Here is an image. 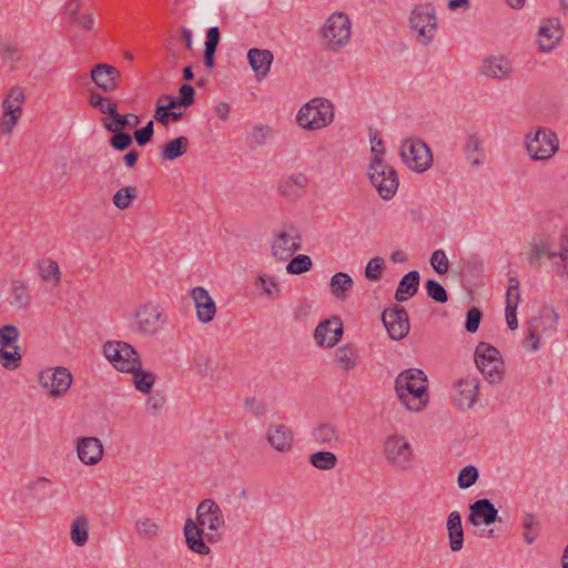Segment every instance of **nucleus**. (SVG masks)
Returning a JSON list of instances; mask_svg holds the SVG:
<instances>
[{"instance_id":"obj_1","label":"nucleus","mask_w":568,"mask_h":568,"mask_svg":"<svg viewBox=\"0 0 568 568\" xmlns=\"http://www.w3.org/2000/svg\"><path fill=\"white\" fill-rule=\"evenodd\" d=\"M199 528L192 519L184 525V536L189 548L200 555L210 552L209 546L204 542L202 535L205 534L210 542L220 539L219 530L224 527L225 520L217 503L213 499H204L196 509Z\"/></svg>"},{"instance_id":"obj_2","label":"nucleus","mask_w":568,"mask_h":568,"mask_svg":"<svg viewBox=\"0 0 568 568\" xmlns=\"http://www.w3.org/2000/svg\"><path fill=\"white\" fill-rule=\"evenodd\" d=\"M428 382L425 373L418 368H408L395 379V390L399 402L410 412H420L427 405Z\"/></svg>"},{"instance_id":"obj_3","label":"nucleus","mask_w":568,"mask_h":568,"mask_svg":"<svg viewBox=\"0 0 568 568\" xmlns=\"http://www.w3.org/2000/svg\"><path fill=\"white\" fill-rule=\"evenodd\" d=\"M334 120V106L325 98H314L305 103L296 115L297 124L307 131L326 128Z\"/></svg>"},{"instance_id":"obj_4","label":"nucleus","mask_w":568,"mask_h":568,"mask_svg":"<svg viewBox=\"0 0 568 568\" xmlns=\"http://www.w3.org/2000/svg\"><path fill=\"white\" fill-rule=\"evenodd\" d=\"M352 23L349 17L341 11L332 13L321 28L326 49L337 51L348 44Z\"/></svg>"},{"instance_id":"obj_5","label":"nucleus","mask_w":568,"mask_h":568,"mask_svg":"<svg viewBox=\"0 0 568 568\" xmlns=\"http://www.w3.org/2000/svg\"><path fill=\"white\" fill-rule=\"evenodd\" d=\"M367 173L382 199L390 200L395 195L399 185L398 175L384 159H372Z\"/></svg>"},{"instance_id":"obj_6","label":"nucleus","mask_w":568,"mask_h":568,"mask_svg":"<svg viewBox=\"0 0 568 568\" xmlns=\"http://www.w3.org/2000/svg\"><path fill=\"white\" fill-rule=\"evenodd\" d=\"M103 354L113 367L123 373L133 371L142 365L138 351L129 343L121 341H108L103 345Z\"/></svg>"},{"instance_id":"obj_7","label":"nucleus","mask_w":568,"mask_h":568,"mask_svg":"<svg viewBox=\"0 0 568 568\" xmlns=\"http://www.w3.org/2000/svg\"><path fill=\"white\" fill-rule=\"evenodd\" d=\"M410 29L416 40L422 44L430 43L436 36L437 18L434 7L430 4L416 6L409 18Z\"/></svg>"},{"instance_id":"obj_8","label":"nucleus","mask_w":568,"mask_h":568,"mask_svg":"<svg viewBox=\"0 0 568 568\" xmlns=\"http://www.w3.org/2000/svg\"><path fill=\"white\" fill-rule=\"evenodd\" d=\"M475 363L489 383H499L503 379L504 363L496 347L485 342L479 343L475 349Z\"/></svg>"},{"instance_id":"obj_9","label":"nucleus","mask_w":568,"mask_h":568,"mask_svg":"<svg viewBox=\"0 0 568 568\" xmlns=\"http://www.w3.org/2000/svg\"><path fill=\"white\" fill-rule=\"evenodd\" d=\"M273 235L271 255L275 261H287L302 250V235L294 225H285L282 230L274 232Z\"/></svg>"},{"instance_id":"obj_10","label":"nucleus","mask_w":568,"mask_h":568,"mask_svg":"<svg viewBox=\"0 0 568 568\" xmlns=\"http://www.w3.org/2000/svg\"><path fill=\"white\" fill-rule=\"evenodd\" d=\"M525 145L532 160L550 159L559 149L557 134L547 128H538L535 134H527Z\"/></svg>"},{"instance_id":"obj_11","label":"nucleus","mask_w":568,"mask_h":568,"mask_svg":"<svg viewBox=\"0 0 568 568\" xmlns=\"http://www.w3.org/2000/svg\"><path fill=\"white\" fill-rule=\"evenodd\" d=\"M385 459L395 469L405 471L412 468L414 455L408 440L400 435H390L384 442Z\"/></svg>"},{"instance_id":"obj_12","label":"nucleus","mask_w":568,"mask_h":568,"mask_svg":"<svg viewBox=\"0 0 568 568\" xmlns=\"http://www.w3.org/2000/svg\"><path fill=\"white\" fill-rule=\"evenodd\" d=\"M400 158L412 170L425 172L433 163V154L427 144L419 139H407L402 143Z\"/></svg>"},{"instance_id":"obj_13","label":"nucleus","mask_w":568,"mask_h":568,"mask_svg":"<svg viewBox=\"0 0 568 568\" xmlns=\"http://www.w3.org/2000/svg\"><path fill=\"white\" fill-rule=\"evenodd\" d=\"M72 374L67 367L45 368L39 374V384L51 398L62 397L72 385Z\"/></svg>"},{"instance_id":"obj_14","label":"nucleus","mask_w":568,"mask_h":568,"mask_svg":"<svg viewBox=\"0 0 568 568\" xmlns=\"http://www.w3.org/2000/svg\"><path fill=\"white\" fill-rule=\"evenodd\" d=\"M559 256L560 260L567 261L568 258V239L561 237L560 250L557 252L549 237L535 240L528 251V262L531 266H537L544 257L554 258Z\"/></svg>"},{"instance_id":"obj_15","label":"nucleus","mask_w":568,"mask_h":568,"mask_svg":"<svg viewBox=\"0 0 568 568\" xmlns=\"http://www.w3.org/2000/svg\"><path fill=\"white\" fill-rule=\"evenodd\" d=\"M382 321L392 339L400 341L409 332V320L405 307L395 305L384 310Z\"/></svg>"},{"instance_id":"obj_16","label":"nucleus","mask_w":568,"mask_h":568,"mask_svg":"<svg viewBox=\"0 0 568 568\" xmlns=\"http://www.w3.org/2000/svg\"><path fill=\"white\" fill-rule=\"evenodd\" d=\"M163 323V311L159 305L146 304L135 312V331L140 334L153 335Z\"/></svg>"},{"instance_id":"obj_17","label":"nucleus","mask_w":568,"mask_h":568,"mask_svg":"<svg viewBox=\"0 0 568 568\" xmlns=\"http://www.w3.org/2000/svg\"><path fill=\"white\" fill-rule=\"evenodd\" d=\"M90 77L94 84L105 93H112L120 87L121 72L108 63L95 64Z\"/></svg>"},{"instance_id":"obj_18","label":"nucleus","mask_w":568,"mask_h":568,"mask_svg":"<svg viewBox=\"0 0 568 568\" xmlns=\"http://www.w3.org/2000/svg\"><path fill=\"white\" fill-rule=\"evenodd\" d=\"M343 332V323L341 318L333 316L332 318L321 322L316 326L314 338L322 347H333L342 338Z\"/></svg>"},{"instance_id":"obj_19","label":"nucleus","mask_w":568,"mask_h":568,"mask_svg":"<svg viewBox=\"0 0 568 568\" xmlns=\"http://www.w3.org/2000/svg\"><path fill=\"white\" fill-rule=\"evenodd\" d=\"M455 403L462 410L470 408L478 397L479 381L475 376L467 375L455 384Z\"/></svg>"},{"instance_id":"obj_20","label":"nucleus","mask_w":568,"mask_h":568,"mask_svg":"<svg viewBox=\"0 0 568 568\" xmlns=\"http://www.w3.org/2000/svg\"><path fill=\"white\" fill-rule=\"evenodd\" d=\"M271 447L282 454L290 453L294 445V433L285 424H271L265 434Z\"/></svg>"},{"instance_id":"obj_21","label":"nucleus","mask_w":568,"mask_h":568,"mask_svg":"<svg viewBox=\"0 0 568 568\" xmlns=\"http://www.w3.org/2000/svg\"><path fill=\"white\" fill-rule=\"evenodd\" d=\"M191 298L193 300L199 322L203 324L212 322L216 314V304L207 290L202 286L192 288Z\"/></svg>"},{"instance_id":"obj_22","label":"nucleus","mask_w":568,"mask_h":568,"mask_svg":"<svg viewBox=\"0 0 568 568\" xmlns=\"http://www.w3.org/2000/svg\"><path fill=\"white\" fill-rule=\"evenodd\" d=\"M77 453L84 465H97L103 457L102 442L97 437H80L77 439Z\"/></svg>"},{"instance_id":"obj_23","label":"nucleus","mask_w":568,"mask_h":568,"mask_svg":"<svg viewBox=\"0 0 568 568\" xmlns=\"http://www.w3.org/2000/svg\"><path fill=\"white\" fill-rule=\"evenodd\" d=\"M469 521L474 526L490 525L498 518V510L489 499H478L469 507Z\"/></svg>"},{"instance_id":"obj_24","label":"nucleus","mask_w":568,"mask_h":568,"mask_svg":"<svg viewBox=\"0 0 568 568\" xmlns=\"http://www.w3.org/2000/svg\"><path fill=\"white\" fill-rule=\"evenodd\" d=\"M564 31L560 26L559 18H550L546 20L539 28V48L541 51H550L561 39Z\"/></svg>"},{"instance_id":"obj_25","label":"nucleus","mask_w":568,"mask_h":568,"mask_svg":"<svg viewBox=\"0 0 568 568\" xmlns=\"http://www.w3.org/2000/svg\"><path fill=\"white\" fill-rule=\"evenodd\" d=\"M558 314L551 307H542L537 317L529 321L528 326L531 327L537 334L542 336H550L557 328Z\"/></svg>"},{"instance_id":"obj_26","label":"nucleus","mask_w":568,"mask_h":568,"mask_svg":"<svg viewBox=\"0 0 568 568\" xmlns=\"http://www.w3.org/2000/svg\"><path fill=\"white\" fill-rule=\"evenodd\" d=\"M247 59L251 68L255 72L257 80H263L270 72L273 62V54L265 49H250Z\"/></svg>"},{"instance_id":"obj_27","label":"nucleus","mask_w":568,"mask_h":568,"mask_svg":"<svg viewBox=\"0 0 568 568\" xmlns=\"http://www.w3.org/2000/svg\"><path fill=\"white\" fill-rule=\"evenodd\" d=\"M513 72L511 63L503 55L489 57L484 60L481 73L491 79H506Z\"/></svg>"},{"instance_id":"obj_28","label":"nucleus","mask_w":568,"mask_h":568,"mask_svg":"<svg viewBox=\"0 0 568 568\" xmlns=\"http://www.w3.org/2000/svg\"><path fill=\"white\" fill-rule=\"evenodd\" d=\"M307 183L308 180L305 174H292L280 183L278 191L283 196L290 200H296L302 196L307 186Z\"/></svg>"},{"instance_id":"obj_29","label":"nucleus","mask_w":568,"mask_h":568,"mask_svg":"<svg viewBox=\"0 0 568 568\" xmlns=\"http://www.w3.org/2000/svg\"><path fill=\"white\" fill-rule=\"evenodd\" d=\"M447 530L449 548L452 551L457 552L464 546V530L462 526L460 514L456 510L452 511L447 518Z\"/></svg>"},{"instance_id":"obj_30","label":"nucleus","mask_w":568,"mask_h":568,"mask_svg":"<svg viewBox=\"0 0 568 568\" xmlns=\"http://www.w3.org/2000/svg\"><path fill=\"white\" fill-rule=\"evenodd\" d=\"M313 440L322 447H335L341 442L337 428L329 423H322L312 430Z\"/></svg>"},{"instance_id":"obj_31","label":"nucleus","mask_w":568,"mask_h":568,"mask_svg":"<svg viewBox=\"0 0 568 568\" xmlns=\"http://www.w3.org/2000/svg\"><path fill=\"white\" fill-rule=\"evenodd\" d=\"M36 268L41 281L51 283L53 286L61 284L62 272L57 261L40 258L36 262Z\"/></svg>"},{"instance_id":"obj_32","label":"nucleus","mask_w":568,"mask_h":568,"mask_svg":"<svg viewBox=\"0 0 568 568\" xmlns=\"http://www.w3.org/2000/svg\"><path fill=\"white\" fill-rule=\"evenodd\" d=\"M419 280L420 276L417 271H410L404 275L398 283L395 298L398 302H404L413 297L417 293Z\"/></svg>"},{"instance_id":"obj_33","label":"nucleus","mask_w":568,"mask_h":568,"mask_svg":"<svg viewBox=\"0 0 568 568\" xmlns=\"http://www.w3.org/2000/svg\"><path fill=\"white\" fill-rule=\"evenodd\" d=\"M189 139L186 136L175 138L162 146L160 156L164 161H173L184 155L189 150Z\"/></svg>"},{"instance_id":"obj_34","label":"nucleus","mask_w":568,"mask_h":568,"mask_svg":"<svg viewBox=\"0 0 568 568\" xmlns=\"http://www.w3.org/2000/svg\"><path fill=\"white\" fill-rule=\"evenodd\" d=\"M103 126L106 131H123L126 128H135L140 124L139 115L134 113L120 114L118 111L113 114L112 120L103 119Z\"/></svg>"},{"instance_id":"obj_35","label":"nucleus","mask_w":568,"mask_h":568,"mask_svg":"<svg viewBox=\"0 0 568 568\" xmlns=\"http://www.w3.org/2000/svg\"><path fill=\"white\" fill-rule=\"evenodd\" d=\"M354 282L352 277L344 273L338 272L331 277L329 288L331 293L338 300L345 301L347 293L352 290Z\"/></svg>"},{"instance_id":"obj_36","label":"nucleus","mask_w":568,"mask_h":568,"mask_svg":"<svg viewBox=\"0 0 568 568\" xmlns=\"http://www.w3.org/2000/svg\"><path fill=\"white\" fill-rule=\"evenodd\" d=\"M70 539L78 546L82 547L89 539V519L84 515L77 516L70 527Z\"/></svg>"},{"instance_id":"obj_37","label":"nucleus","mask_w":568,"mask_h":568,"mask_svg":"<svg viewBox=\"0 0 568 568\" xmlns=\"http://www.w3.org/2000/svg\"><path fill=\"white\" fill-rule=\"evenodd\" d=\"M358 354L354 346L346 344L338 347L335 352V362L343 371H352L357 364Z\"/></svg>"},{"instance_id":"obj_38","label":"nucleus","mask_w":568,"mask_h":568,"mask_svg":"<svg viewBox=\"0 0 568 568\" xmlns=\"http://www.w3.org/2000/svg\"><path fill=\"white\" fill-rule=\"evenodd\" d=\"M128 373L132 374V382L139 392L144 394H149L151 392L155 383V376L152 372L142 369L141 365Z\"/></svg>"},{"instance_id":"obj_39","label":"nucleus","mask_w":568,"mask_h":568,"mask_svg":"<svg viewBox=\"0 0 568 568\" xmlns=\"http://www.w3.org/2000/svg\"><path fill=\"white\" fill-rule=\"evenodd\" d=\"M465 158L470 161L474 166L483 164L481 140L476 134H469L464 146Z\"/></svg>"},{"instance_id":"obj_40","label":"nucleus","mask_w":568,"mask_h":568,"mask_svg":"<svg viewBox=\"0 0 568 568\" xmlns=\"http://www.w3.org/2000/svg\"><path fill=\"white\" fill-rule=\"evenodd\" d=\"M310 464L318 470H332L337 466V457L327 450L316 452L310 455Z\"/></svg>"},{"instance_id":"obj_41","label":"nucleus","mask_w":568,"mask_h":568,"mask_svg":"<svg viewBox=\"0 0 568 568\" xmlns=\"http://www.w3.org/2000/svg\"><path fill=\"white\" fill-rule=\"evenodd\" d=\"M12 304L19 308L24 310L29 306L31 295L28 285L21 280H13L11 283Z\"/></svg>"},{"instance_id":"obj_42","label":"nucleus","mask_w":568,"mask_h":568,"mask_svg":"<svg viewBox=\"0 0 568 568\" xmlns=\"http://www.w3.org/2000/svg\"><path fill=\"white\" fill-rule=\"evenodd\" d=\"M135 530L140 538L154 540L161 532V525L151 518H140L135 521Z\"/></svg>"},{"instance_id":"obj_43","label":"nucleus","mask_w":568,"mask_h":568,"mask_svg":"<svg viewBox=\"0 0 568 568\" xmlns=\"http://www.w3.org/2000/svg\"><path fill=\"white\" fill-rule=\"evenodd\" d=\"M20 346L0 347V364L9 371L17 369L21 365Z\"/></svg>"},{"instance_id":"obj_44","label":"nucleus","mask_w":568,"mask_h":568,"mask_svg":"<svg viewBox=\"0 0 568 568\" xmlns=\"http://www.w3.org/2000/svg\"><path fill=\"white\" fill-rule=\"evenodd\" d=\"M24 99L26 97L22 88L18 85L11 88L2 102L3 111L11 110L12 112L22 114V104L24 102Z\"/></svg>"},{"instance_id":"obj_45","label":"nucleus","mask_w":568,"mask_h":568,"mask_svg":"<svg viewBox=\"0 0 568 568\" xmlns=\"http://www.w3.org/2000/svg\"><path fill=\"white\" fill-rule=\"evenodd\" d=\"M258 287L264 295L275 300L281 295V287L277 278L272 275L261 274L257 276Z\"/></svg>"},{"instance_id":"obj_46","label":"nucleus","mask_w":568,"mask_h":568,"mask_svg":"<svg viewBox=\"0 0 568 568\" xmlns=\"http://www.w3.org/2000/svg\"><path fill=\"white\" fill-rule=\"evenodd\" d=\"M136 197L138 189L135 186H123L114 193L112 202L118 209L125 210Z\"/></svg>"},{"instance_id":"obj_47","label":"nucleus","mask_w":568,"mask_h":568,"mask_svg":"<svg viewBox=\"0 0 568 568\" xmlns=\"http://www.w3.org/2000/svg\"><path fill=\"white\" fill-rule=\"evenodd\" d=\"M523 528H524V540L531 545L538 537L539 534V521L537 520L534 514H526L523 517Z\"/></svg>"},{"instance_id":"obj_48","label":"nucleus","mask_w":568,"mask_h":568,"mask_svg":"<svg viewBox=\"0 0 568 568\" xmlns=\"http://www.w3.org/2000/svg\"><path fill=\"white\" fill-rule=\"evenodd\" d=\"M312 260L308 255L300 254L291 258L286 265L288 274L298 275L312 268Z\"/></svg>"},{"instance_id":"obj_49","label":"nucleus","mask_w":568,"mask_h":568,"mask_svg":"<svg viewBox=\"0 0 568 568\" xmlns=\"http://www.w3.org/2000/svg\"><path fill=\"white\" fill-rule=\"evenodd\" d=\"M20 336V331L13 324H6L0 327V346L11 347L17 345Z\"/></svg>"},{"instance_id":"obj_50","label":"nucleus","mask_w":568,"mask_h":568,"mask_svg":"<svg viewBox=\"0 0 568 568\" xmlns=\"http://www.w3.org/2000/svg\"><path fill=\"white\" fill-rule=\"evenodd\" d=\"M479 473L475 466L468 465L462 468L457 477L459 488L467 489L471 487L477 481Z\"/></svg>"},{"instance_id":"obj_51","label":"nucleus","mask_w":568,"mask_h":568,"mask_svg":"<svg viewBox=\"0 0 568 568\" xmlns=\"http://www.w3.org/2000/svg\"><path fill=\"white\" fill-rule=\"evenodd\" d=\"M426 292L429 298L437 303H446L448 293L444 286L435 280H427L425 283Z\"/></svg>"},{"instance_id":"obj_52","label":"nucleus","mask_w":568,"mask_h":568,"mask_svg":"<svg viewBox=\"0 0 568 568\" xmlns=\"http://www.w3.org/2000/svg\"><path fill=\"white\" fill-rule=\"evenodd\" d=\"M520 301V288L519 281L516 277H510L508 281V290L506 294V308L511 306L513 310L517 311V306Z\"/></svg>"},{"instance_id":"obj_53","label":"nucleus","mask_w":568,"mask_h":568,"mask_svg":"<svg viewBox=\"0 0 568 568\" xmlns=\"http://www.w3.org/2000/svg\"><path fill=\"white\" fill-rule=\"evenodd\" d=\"M384 268V260L379 256L373 257L365 267V276L369 281H378L383 275Z\"/></svg>"},{"instance_id":"obj_54","label":"nucleus","mask_w":568,"mask_h":568,"mask_svg":"<svg viewBox=\"0 0 568 568\" xmlns=\"http://www.w3.org/2000/svg\"><path fill=\"white\" fill-rule=\"evenodd\" d=\"M21 113L9 111H3L1 121H0V131L3 135H11L13 129L18 124L19 119L21 118Z\"/></svg>"},{"instance_id":"obj_55","label":"nucleus","mask_w":568,"mask_h":568,"mask_svg":"<svg viewBox=\"0 0 568 568\" xmlns=\"http://www.w3.org/2000/svg\"><path fill=\"white\" fill-rule=\"evenodd\" d=\"M113 134L110 138V145L116 151H124L131 146L132 136L123 131H111Z\"/></svg>"},{"instance_id":"obj_56","label":"nucleus","mask_w":568,"mask_h":568,"mask_svg":"<svg viewBox=\"0 0 568 568\" xmlns=\"http://www.w3.org/2000/svg\"><path fill=\"white\" fill-rule=\"evenodd\" d=\"M430 264L433 268L440 275L447 273L449 263L444 251L437 250L432 254Z\"/></svg>"},{"instance_id":"obj_57","label":"nucleus","mask_w":568,"mask_h":568,"mask_svg":"<svg viewBox=\"0 0 568 568\" xmlns=\"http://www.w3.org/2000/svg\"><path fill=\"white\" fill-rule=\"evenodd\" d=\"M272 129L267 125H255L250 135V144L257 146L262 145L271 135Z\"/></svg>"},{"instance_id":"obj_58","label":"nucleus","mask_w":568,"mask_h":568,"mask_svg":"<svg viewBox=\"0 0 568 568\" xmlns=\"http://www.w3.org/2000/svg\"><path fill=\"white\" fill-rule=\"evenodd\" d=\"M0 50L3 60L19 62L22 59L21 50L17 44L4 42L1 44Z\"/></svg>"},{"instance_id":"obj_59","label":"nucleus","mask_w":568,"mask_h":568,"mask_svg":"<svg viewBox=\"0 0 568 568\" xmlns=\"http://www.w3.org/2000/svg\"><path fill=\"white\" fill-rule=\"evenodd\" d=\"M153 128V121H149L146 125L135 130L133 138L139 146H143L151 141L154 132Z\"/></svg>"},{"instance_id":"obj_60","label":"nucleus","mask_w":568,"mask_h":568,"mask_svg":"<svg viewBox=\"0 0 568 568\" xmlns=\"http://www.w3.org/2000/svg\"><path fill=\"white\" fill-rule=\"evenodd\" d=\"M481 312L477 307H471L466 315L465 328L469 333H475L481 320Z\"/></svg>"},{"instance_id":"obj_61","label":"nucleus","mask_w":568,"mask_h":568,"mask_svg":"<svg viewBox=\"0 0 568 568\" xmlns=\"http://www.w3.org/2000/svg\"><path fill=\"white\" fill-rule=\"evenodd\" d=\"M195 368L202 376H209L214 372L212 359L206 355H199L194 359Z\"/></svg>"},{"instance_id":"obj_62","label":"nucleus","mask_w":568,"mask_h":568,"mask_svg":"<svg viewBox=\"0 0 568 568\" xmlns=\"http://www.w3.org/2000/svg\"><path fill=\"white\" fill-rule=\"evenodd\" d=\"M244 406L252 413L255 417H260L266 413V406L257 400L254 397H246L244 399Z\"/></svg>"},{"instance_id":"obj_63","label":"nucleus","mask_w":568,"mask_h":568,"mask_svg":"<svg viewBox=\"0 0 568 568\" xmlns=\"http://www.w3.org/2000/svg\"><path fill=\"white\" fill-rule=\"evenodd\" d=\"M540 336L531 327H527V336L525 337L524 345L530 352H536L540 347Z\"/></svg>"},{"instance_id":"obj_64","label":"nucleus","mask_w":568,"mask_h":568,"mask_svg":"<svg viewBox=\"0 0 568 568\" xmlns=\"http://www.w3.org/2000/svg\"><path fill=\"white\" fill-rule=\"evenodd\" d=\"M182 106H190L194 103L195 90L191 84H182L179 90Z\"/></svg>"}]
</instances>
